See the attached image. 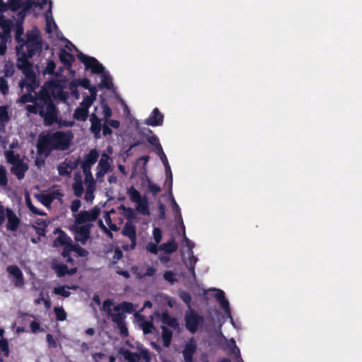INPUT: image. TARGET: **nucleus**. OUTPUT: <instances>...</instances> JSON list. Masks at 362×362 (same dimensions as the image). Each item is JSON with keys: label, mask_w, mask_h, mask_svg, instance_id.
<instances>
[{"label": "nucleus", "mask_w": 362, "mask_h": 362, "mask_svg": "<svg viewBox=\"0 0 362 362\" xmlns=\"http://www.w3.org/2000/svg\"><path fill=\"white\" fill-rule=\"evenodd\" d=\"M34 105H28L26 110L33 114H39L44 119L45 124L51 126L57 120V109L49 91L45 88L40 90L37 100Z\"/></svg>", "instance_id": "nucleus-1"}, {"label": "nucleus", "mask_w": 362, "mask_h": 362, "mask_svg": "<svg viewBox=\"0 0 362 362\" xmlns=\"http://www.w3.org/2000/svg\"><path fill=\"white\" fill-rule=\"evenodd\" d=\"M42 51V39L37 28L26 32V39L16 45V53L25 52L28 57L40 54Z\"/></svg>", "instance_id": "nucleus-2"}, {"label": "nucleus", "mask_w": 362, "mask_h": 362, "mask_svg": "<svg viewBox=\"0 0 362 362\" xmlns=\"http://www.w3.org/2000/svg\"><path fill=\"white\" fill-rule=\"evenodd\" d=\"M119 209L124 211V216L128 219V221L123 226L121 233L130 240L131 244L129 245V249L134 250L136 245L137 238L136 228L134 223L132 222V220L136 218V213L132 208L127 207L123 204L120 205Z\"/></svg>", "instance_id": "nucleus-3"}, {"label": "nucleus", "mask_w": 362, "mask_h": 362, "mask_svg": "<svg viewBox=\"0 0 362 362\" xmlns=\"http://www.w3.org/2000/svg\"><path fill=\"white\" fill-rule=\"evenodd\" d=\"M48 137L51 139L52 144L55 150L66 151L70 145L73 139V134L71 132H64L57 131L55 132L47 133Z\"/></svg>", "instance_id": "nucleus-4"}, {"label": "nucleus", "mask_w": 362, "mask_h": 362, "mask_svg": "<svg viewBox=\"0 0 362 362\" xmlns=\"http://www.w3.org/2000/svg\"><path fill=\"white\" fill-rule=\"evenodd\" d=\"M112 310L107 315L111 317L112 321L116 325L121 324L126 318L125 313L132 314L134 311L132 303L123 301L114 306Z\"/></svg>", "instance_id": "nucleus-5"}, {"label": "nucleus", "mask_w": 362, "mask_h": 362, "mask_svg": "<svg viewBox=\"0 0 362 362\" xmlns=\"http://www.w3.org/2000/svg\"><path fill=\"white\" fill-rule=\"evenodd\" d=\"M185 322L187 329L194 334L197 332L199 325L203 323L204 317L195 310L190 309L185 315Z\"/></svg>", "instance_id": "nucleus-6"}, {"label": "nucleus", "mask_w": 362, "mask_h": 362, "mask_svg": "<svg viewBox=\"0 0 362 362\" xmlns=\"http://www.w3.org/2000/svg\"><path fill=\"white\" fill-rule=\"evenodd\" d=\"M77 58L84 64L86 69H91V72L95 74H101L104 72L105 67L95 57L87 56L79 52L77 54Z\"/></svg>", "instance_id": "nucleus-7"}, {"label": "nucleus", "mask_w": 362, "mask_h": 362, "mask_svg": "<svg viewBox=\"0 0 362 362\" xmlns=\"http://www.w3.org/2000/svg\"><path fill=\"white\" fill-rule=\"evenodd\" d=\"M51 139L47 134H40L37 143V153L39 156H49L54 151Z\"/></svg>", "instance_id": "nucleus-8"}, {"label": "nucleus", "mask_w": 362, "mask_h": 362, "mask_svg": "<svg viewBox=\"0 0 362 362\" xmlns=\"http://www.w3.org/2000/svg\"><path fill=\"white\" fill-rule=\"evenodd\" d=\"M100 212V209L97 206L89 211H81L75 217L76 223L83 225L87 221H95L98 218Z\"/></svg>", "instance_id": "nucleus-9"}, {"label": "nucleus", "mask_w": 362, "mask_h": 362, "mask_svg": "<svg viewBox=\"0 0 362 362\" xmlns=\"http://www.w3.org/2000/svg\"><path fill=\"white\" fill-rule=\"evenodd\" d=\"M13 26L14 23L11 19L5 18L3 14H0V39L2 42L11 40Z\"/></svg>", "instance_id": "nucleus-10"}, {"label": "nucleus", "mask_w": 362, "mask_h": 362, "mask_svg": "<svg viewBox=\"0 0 362 362\" xmlns=\"http://www.w3.org/2000/svg\"><path fill=\"white\" fill-rule=\"evenodd\" d=\"M6 271L11 277V281L16 288H21L25 285V279L21 269L17 265H10L6 268Z\"/></svg>", "instance_id": "nucleus-11"}, {"label": "nucleus", "mask_w": 362, "mask_h": 362, "mask_svg": "<svg viewBox=\"0 0 362 362\" xmlns=\"http://www.w3.org/2000/svg\"><path fill=\"white\" fill-rule=\"evenodd\" d=\"M93 226L92 223H86L81 226H76L74 228V239L77 242H80L82 245H85L88 240L90 238V229Z\"/></svg>", "instance_id": "nucleus-12"}, {"label": "nucleus", "mask_w": 362, "mask_h": 362, "mask_svg": "<svg viewBox=\"0 0 362 362\" xmlns=\"http://www.w3.org/2000/svg\"><path fill=\"white\" fill-rule=\"evenodd\" d=\"M25 78L19 82V86L21 89L26 88L27 92H35L39 86L36 75L34 71L24 75Z\"/></svg>", "instance_id": "nucleus-13"}, {"label": "nucleus", "mask_w": 362, "mask_h": 362, "mask_svg": "<svg viewBox=\"0 0 362 362\" xmlns=\"http://www.w3.org/2000/svg\"><path fill=\"white\" fill-rule=\"evenodd\" d=\"M99 157V153L95 148L91 149L88 153L84 156V160L81 164V168L84 174L91 173V166L94 165Z\"/></svg>", "instance_id": "nucleus-14"}, {"label": "nucleus", "mask_w": 362, "mask_h": 362, "mask_svg": "<svg viewBox=\"0 0 362 362\" xmlns=\"http://www.w3.org/2000/svg\"><path fill=\"white\" fill-rule=\"evenodd\" d=\"M154 315L156 317H158L160 320L163 324L166 325L174 329L179 328V322L177 320L170 315L168 310H165L162 311V313L156 311L154 313Z\"/></svg>", "instance_id": "nucleus-15"}, {"label": "nucleus", "mask_w": 362, "mask_h": 362, "mask_svg": "<svg viewBox=\"0 0 362 362\" xmlns=\"http://www.w3.org/2000/svg\"><path fill=\"white\" fill-rule=\"evenodd\" d=\"M18 58L17 60V66L22 71L23 75L34 71L32 67V64L30 62L29 59L32 57H28L25 52L17 53Z\"/></svg>", "instance_id": "nucleus-16"}, {"label": "nucleus", "mask_w": 362, "mask_h": 362, "mask_svg": "<svg viewBox=\"0 0 362 362\" xmlns=\"http://www.w3.org/2000/svg\"><path fill=\"white\" fill-rule=\"evenodd\" d=\"M85 175V183L86 185V190L84 199L88 202H92L94 199V191L95 189V182L92 175V173L84 174Z\"/></svg>", "instance_id": "nucleus-17"}, {"label": "nucleus", "mask_w": 362, "mask_h": 362, "mask_svg": "<svg viewBox=\"0 0 362 362\" xmlns=\"http://www.w3.org/2000/svg\"><path fill=\"white\" fill-rule=\"evenodd\" d=\"M197 345L196 341L191 338L190 340L185 345L182 351V356L185 362H193V356L197 351Z\"/></svg>", "instance_id": "nucleus-18"}, {"label": "nucleus", "mask_w": 362, "mask_h": 362, "mask_svg": "<svg viewBox=\"0 0 362 362\" xmlns=\"http://www.w3.org/2000/svg\"><path fill=\"white\" fill-rule=\"evenodd\" d=\"M163 115L159 111L158 108L155 107L149 117L145 119L144 124L148 126L158 127L163 123Z\"/></svg>", "instance_id": "nucleus-19"}, {"label": "nucleus", "mask_w": 362, "mask_h": 362, "mask_svg": "<svg viewBox=\"0 0 362 362\" xmlns=\"http://www.w3.org/2000/svg\"><path fill=\"white\" fill-rule=\"evenodd\" d=\"M90 131L93 134L95 139L101 138V130L103 124H101V119L95 114L93 113L90 117Z\"/></svg>", "instance_id": "nucleus-20"}, {"label": "nucleus", "mask_w": 362, "mask_h": 362, "mask_svg": "<svg viewBox=\"0 0 362 362\" xmlns=\"http://www.w3.org/2000/svg\"><path fill=\"white\" fill-rule=\"evenodd\" d=\"M59 59L64 66L69 70L71 69L73 63L75 61L74 56L66 51L64 48H62L59 51Z\"/></svg>", "instance_id": "nucleus-21"}, {"label": "nucleus", "mask_w": 362, "mask_h": 362, "mask_svg": "<svg viewBox=\"0 0 362 362\" xmlns=\"http://www.w3.org/2000/svg\"><path fill=\"white\" fill-rule=\"evenodd\" d=\"M6 218L8 219L7 229L11 231H16L20 225V219L16 216L12 209H6Z\"/></svg>", "instance_id": "nucleus-22"}, {"label": "nucleus", "mask_w": 362, "mask_h": 362, "mask_svg": "<svg viewBox=\"0 0 362 362\" xmlns=\"http://www.w3.org/2000/svg\"><path fill=\"white\" fill-rule=\"evenodd\" d=\"M54 233L59 234L53 242V245L54 247L66 246L71 242V238L60 228L55 229Z\"/></svg>", "instance_id": "nucleus-23"}, {"label": "nucleus", "mask_w": 362, "mask_h": 362, "mask_svg": "<svg viewBox=\"0 0 362 362\" xmlns=\"http://www.w3.org/2000/svg\"><path fill=\"white\" fill-rule=\"evenodd\" d=\"M28 165L22 161L15 165H13L11 168V172L18 180H21L25 177V173L28 171Z\"/></svg>", "instance_id": "nucleus-24"}, {"label": "nucleus", "mask_w": 362, "mask_h": 362, "mask_svg": "<svg viewBox=\"0 0 362 362\" xmlns=\"http://www.w3.org/2000/svg\"><path fill=\"white\" fill-rule=\"evenodd\" d=\"M63 194L59 191H54L51 193L42 194L40 202L46 207H49L52 203L57 197H62Z\"/></svg>", "instance_id": "nucleus-25"}, {"label": "nucleus", "mask_w": 362, "mask_h": 362, "mask_svg": "<svg viewBox=\"0 0 362 362\" xmlns=\"http://www.w3.org/2000/svg\"><path fill=\"white\" fill-rule=\"evenodd\" d=\"M160 328L162 329L161 337L163 340V344L165 347L168 348L170 345L173 333L165 325H161Z\"/></svg>", "instance_id": "nucleus-26"}, {"label": "nucleus", "mask_w": 362, "mask_h": 362, "mask_svg": "<svg viewBox=\"0 0 362 362\" xmlns=\"http://www.w3.org/2000/svg\"><path fill=\"white\" fill-rule=\"evenodd\" d=\"M23 34L24 28L23 16L21 19L18 20L16 23L15 40L18 44L21 42H23V40H24V38L23 37Z\"/></svg>", "instance_id": "nucleus-27"}, {"label": "nucleus", "mask_w": 362, "mask_h": 362, "mask_svg": "<svg viewBox=\"0 0 362 362\" xmlns=\"http://www.w3.org/2000/svg\"><path fill=\"white\" fill-rule=\"evenodd\" d=\"M49 86L51 88L52 92V95L55 98H58L62 99V100H66V93L64 92L60 88L59 85L57 83H56L54 81L50 82L49 83Z\"/></svg>", "instance_id": "nucleus-28"}, {"label": "nucleus", "mask_w": 362, "mask_h": 362, "mask_svg": "<svg viewBox=\"0 0 362 362\" xmlns=\"http://www.w3.org/2000/svg\"><path fill=\"white\" fill-rule=\"evenodd\" d=\"M4 156L6 158V160L8 163L11 164L12 166L15 165L20 162L23 161L18 153H15V152L12 150L6 151L4 153Z\"/></svg>", "instance_id": "nucleus-29"}, {"label": "nucleus", "mask_w": 362, "mask_h": 362, "mask_svg": "<svg viewBox=\"0 0 362 362\" xmlns=\"http://www.w3.org/2000/svg\"><path fill=\"white\" fill-rule=\"evenodd\" d=\"M76 163H74L73 165L71 164V162L67 163L66 160H65L63 163H61L58 167L57 170L60 175L62 176H66L70 174V170L69 169H74L76 168Z\"/></svg>", "instance_id": "nucleus-30"}, {"label": "nucleus", "mask_w": 362, "mask_h": 362, "mask_svg": "<svg viewBox=\"0 0 362 362\" xmlns=\"http://www.w3.org/2000/svg\"><path fill=\"white\" fill-rule=\"evenodd\" d=\"M159 250L164 251L167 254H172L177 251V245L174 239L169 240L165 243H163L159 246Z\"/></svg>", "instance_id": "nucleus-31"}, {"label": "nucleus", "mask_w": 362, "mask_h": 362, "mask_svg": "<svg viewBox=\"0 0 362 362\" xmlns=\"http://www.w3.org/2000/svg\"><path fill=\"white\" fill-rule=\"evenodd\" d=\"M88 117V110L84 107H78L74 112V118L76 120L85 122Z\"/></svg>", "instance_id": "nucleus-32"}, {"label": "nucleus", "mask_w": 362, "mask_h": 362, "mask_svg": "<svg viewBox=\"0 0 362 362\" xmlns=\"http://www.w3.org/2000/svg\"><path fill=\"white\" fill-rule=\"evenodd\" d=\"M100 86L110 90L113 88L112 78L107 71H104L101 74Z\"/></svg>", "instance_id": "nucleus-33"}, {"label": "nucleus", "mask_w": 362, "mask_h": 362, "mask_svg": "<svg viewBox=\"0 0 362 362\" xmlns=\"http://www.w3.org/2000/svg\"><path fill=\"white\" fill-rule=\"evenodd\" d=\"M109 158L110 157L108 155L103 153L99 160L97 168L107 173L110 169V163L108 162Z\"/></svg>", "instance_id": "nucleus-34"}, {"label": "nucleus", "mask_w": 362, "mask_h": 362, "mask_svg": "<svg viewBox=\"0 0 362 362\" xmlns=\"http://www.w3.org/2000/svg\"><path fill=\"white\" fill-rule=\"evenodd\" d=\"M72 188L76 197H81L82 196L84 189L81 177H79L78 180L76 178V182L73 184Z\"/></svg>", "instance_id": "nucleus-35"}, {"label": "nucleus", "mask_w": 362, "mask_h": 362, "mask_svg": "<svg viewBox=\"0 0 362 362\" xmlns=\"http://www.w3.org/2000/svg\"><path fill=\"white\" fill-rule=\"evenodd\" d=\"M136 204H137V206L136 207V209L139 213H141L142 215H148L149 214L148 202L146 198L141 199V201L139 202H136Z\"/></svg>", "instance_id": "nucleus-36"}, {"label": "nucleus", "mask_w": 362, "mask_h": 362, "mask_svg": "<svg viewBox=\"0 0 362 362\" xmlns=\"http://www.w3.org/2000/svg\"><path fill=\"white\" fill-rule=\"evenodd\" d=\"M127 194L130 199L134 202H139L143 199L139 192L133 186L128 189Z\"/></svg>", "instance_id": "nucleus-37"}, {"label": "nucleus", "mask_w": 362, "mask_h": 362, "mask_svg": "<svg viewBox=\"0 0 362 362\" xmlns=\"http://www.w3.org/2000/svg\"><path fill=\"white\" fill-rule=\"evenodd\" d=\"M151 319L153 318L151 317ZM140 327H141L144 334H151L154 329V325L152 320L149 321L144 320L140 324Z\"/></svg>", "instance_id": "nucleus-38"}, {"label": "nucleus", "mask_w": 362, "mask_h": 362, "mask_svg": "<svg viewBox=\"0 0 362 362\" xmlns=\"http://www.w3.org/2000/svg\"><path fill=\"white\" fill-rule=\"evenodd\" d=\"M124 358L129 362H138L140 360V356L138 353H134L127 349L123 352Z\"/></svg>", "instance_id": "nucleus-39"}, {"label": "nucleus", "mask_w": 362, "mask_h": 362, "mask_svg": "<svg viewBox=\"0 0 362 362\" xmlns=\"http://www.w3.org/2000/svg\"><path fill=\"white\" fill-rule=\"evenodd\" d=\"M146 141L152 146H153L158 151H162V146L159 142L158 136L155 134L146 136Z\"/></svg>", "instance_id": "nucleus-40"}, {"label": "nucleus", "mask_w": 362, "mask_h": 362, "mask_svg": "<svg viewBox=\"0 0 362 362\" xmlns=\"http://www.w3.org/2000/svg\"><path fill=\"white\" fill-rule=\"evenodd\" d=\"M73 288L74 287H69V286H60L54 288V293L56 295H59L64 298H67L70 296L71 293L69 291L66 290V288L71 289Z\"/></svg>", "instance_id": "nucleus-41"}, {"label": "nucleus", "mask_w": 362, "mask_h": 362, "mask_svg": "<svg viewBox=\"0 0 362 362\" xmlns=\"http://www.w3.org/2000/svg\"><path fill=\"white\" fill-rule=\"evenodd\" d=\"M53 268L55 269L57 276L62 277L67 274L68 272V267L66 264H57Z\"/></svg>", "instance_id": "nucleus-42"}, {"label": "nucleus", "mask_w": 362, "mask_h": 362, "mask_svg": "<svg viewBox=\"0 0 362 362\" xmlns=\"http://www.w3.org/2000/svg\"><path fill=\"white\" fill-rule=\"evenodd\" d=\"M54 312L56 315V319L58 321H64L66 318V313L62 307H55Z\"/></svg>", "instance_id": "nucleus-43"}, {"label": "nucleus", "mask_w": 362, "mask_h": 362, "mask_svg": "<svg viewBox=\"0 0 362 362\" xmlns=\"http://www.w3.org/2000/svg\"><path fill=\"white\" fill-rule=\"evenodd\" d=\"M33 92H27V93L23 94L20 98V101L22 103H35V101L37 100V98H35L32 93Z\"/></svg>", "instance_id": "nucleus-44"}, {"label": "nucleus", "mask_w": 362, "mask_h": 362, "mask_svg": "<svg viewBox=\"0 0 362 362\" xmlns=\"http://www.w3.org/2000/svg\"><path fill=\"white\" fill-rule=\"evenodd\" d=\"M56 64L53 60H48L47 66L45 68L44 74L54 75L55 73Z\"/></svg>", "instance_id": "nucleus-45"}, {"label": "nucleus", "mask_w": 362, "mask_h": 362, "mask_svg": "<svg viewBox=\"0 0 362 362\" xmlns=\"http://www.w3.org/2000/svg\"><path fill=\"white\" fill-rule=\"evenodd\" d=\"M0 351L2 352L5 356L9 354L8 343L6 339L1 338L0 339Z\"/></svg>", "instance_id": "nucleus-46"}, {"label": "nucleus", "mask_w": 362, "mask_h": 362, "mask_svg": "<svg viewBox=\"0 0 362 362\" xmlns=\"http://www.w3.org/2000/svg\"><path fill=\"white\" fill-rule=\"evenodd\" d=\"M8 184L6 170L4 166L0 165V185L6 186Z\"/></svg>", "instance_id": "nucleus-47"}, {"label": "nucleus", "mask_w": 362, "mask_h": 362, "mask_svg": "<svg viewBox=\"0 0 362 362\" xmlns=\"http://www.w3.org/2000/svg\"><path fill=\"white\" fill-rule=\"evenodd\" d=\"M156 272V269L153 267H148L145 273L141 274V272L137 274V277L139 279H144L146 276H153Z\"/></svg>", "instance_id": "nucleus-48"}, {"label": "nucleus", "mask_w": 362, "mask_h": 362, "mask_svg": "<svg viewBox=\"0 0 362 362\" xmlns=\"http://www.w3.org/2000/svg\"><path fill=\"white\" fill-rule=\"evenodd\" d=\"M8 4L10 5V10L16 12L22 7V2L21 0H8Z\"/></svg>", "instance_id": "nucleus-49"}, {"label": "nucleus", "mask_w": 362, "mask_h": 362, "mask_svg": "<svg viewBox=\"0 0 362 362\" xmlns=\"http://www.w3.org/2000/svg\"><path fill=\"white\" fill-rule=\"evenodd\" d=\"M179 296L187 305L189 307L190 306L192 302V296L188 292L181 291L179 293Z\"/></svg>", "instance_id": "nucleus-50"}, {"label": "nucleus", "mask_w": 362, "mask_h": 362, "mask_svg": "<svg viewBox=\"0 0 362 362\" xmlns=\"http://www.w3.org/2000/svg\"><path fill=\"white\" fill-rule=\"evenodd\" d=\"M101 106L103 108V114L106 121L107 119H110V117L112 116V112L111 108L107 103H102Z\"/></svg>", "instance_id": "nucleus-51"}, {"label": "nucleus", "mask_w": 362, "mask_h": 362, "mask_svg": "<svg viewBox=\"0 0 362 362\" xmlns=\"http://www.w3.org/2000/svg\"><path fill=\"white\" fill-rule=\"evenodd\" d=\"M158 244V243H156V242L155 243L149 242L147 243V245L146 246V249L148 252H149L152 254H154V255H157L158 252V250H160L159 247H158V246H157Z\"/></svg>", "instance_id": "nucleus-52"}, {"label": "nucleus", "mask_w": 362, "mask_h": 362, "mask_svg": "<svg viewBox=\"0 0 362 362\" xmlns=\"http://www.w3.org/2000/svg\"><path fill=\"white\" fill-rule=\"evenodd\" d=\"M163 278L165 281L171 283L172 284L177 281L175 274L172 271H166L163 274Z\"/></svg>", "instance_id": "nucleus-53"}, {"label": "nucleus", "mask_w": 362, "mask_h": 362, "mask_svg": "<svg viewBox=\"0 0 362 362\" xmlns=\"http://www.w3.org/2000/svg\"><path fill=\"white\" fill-rule=\"evenodd\" d=\"M0 91L4 95L8 93V81L4 77H0Z\"/></svg>", "instance_id": "nucleus-54"}, {"label": "nucleus", "mask_w": 362, "mask_h": 362, "mask_svg": "<svg viewBox=\"0 0 362 362\" xmlns=\"http://www.w3.org/2000/svg\"><path fill=\"white\" fill-rule=\"evenodd\" d=\"M148 187L153 196H156L161 190L158 185L150 181L148 183Z\"/></svg>", "instance_id": "nucleus-55"}, {"label": "nucleus", "mask_w": 362, "mask_h": 362, "mask_svg": "<svg viewBox=\"0 0 362 362\" xmlns=\"http://www.w3.org/2000/svg\"><path fill=\"white\" fill-rule=\"evenodd\" d=\"M9 119L6 108L5 107H0V121L6 122H8Z\"/></svg>", "instance_id": "nucleus-56"}, {"label": "nucleus", "mask_w": 362, "mask_h": 362, "mask_svg": "<svg viewBox=\"0 0 362 362\" xmlns=\"http://www.w3.org/2000/svg\"><path fill=\"white\" fill-rule=\"evenodd\" d=\"M95 99H93L92 97L90 96H88V95H86L82 103H81V106L82 107H84L85 108H86L87 110H88V108L91 106V105L93 104V101H94Z\"/></svg>", "instance_id": "nucleus-57"}, {"label": "nucleus", "mask_w": 362, "mask_h": 362, "mask_svg": "<svg viewBox=\"0 0 362 362\" xmlns=\"http://www.w3.org/2000/svg\"><path fill=\"white\" fill-rule=\"evenodd\" d=\"M154 240L156 243H159L162 239V231L159 228H154L153 230Z\"/></svg>", "instance_id": "nucleus-58"}, {"label": "nucleus", "mask_w": 362, "mask_h": 362, "mask_svg": "<svg viewBox=\"0 0 362 362\" xmlns=\"http://www.w3.org/2000/svg\"><path fill=\"white\" fill-rule=\"evenodd\" d=\"M118 329H119L120 334L123 337H127L129 335V331L127 327L125 321L121 322V324L117 325Z\"/></svg>", "instance_id": "nucleus-59"}, {"label": "nucleus", "mask_w": 362, "mask_h": 362, "mask_svg": "<svg viewBox=\"0 0 362 362\" xmlns=\"http://www.w3.org/2000/svg\"><path fill=\"white\" fill-rule=\"evenodd\" d=\"M138 354L139 356H140V359L143 358L145 361V362H151V358L148 350L141 349L139 354Z\"/></svg>", "instance_id": "nucleus-60"}, {"label": "nucleus", "mask_w": 362, "mask_h": 362, "mask_svg": "<svg viewBox=\"0 0 362 362\" xmlns=\"http://www.w3.org/2000/svg\"><path fill=\"white\" fill-rule=\"evenodd\" d=\"M46 340H47V342L48 343V345H49V347H51V348H56L57 347V341L54 338L52 334H47L46 335Z\"/></svg>", "instance_id": "nucleus-61"}, {"label": "nucleus", "mask_w": 362, "mask_h": 362, "mask_svg": "<svg viewBox=\"0 0 362 362\" xmlns=\"http://www.w3.org/2000/svg\"><path fill=\"white\" fill-rule=\"evenodd\" d=\"M219 303H220L221 307L225 310L226 313L230 315L231 320H233V318L230 315V310L228 300L226 298L223 300L221 301Z\"/></svg>", "instance_id": "nucleus-62"}, {"label": "nucleus", "mask_w": 362, "mask_h": 362, "mask_svg": "<svg viewBox=\"0 0 362 362\" xmlns=\"http://www.w3.org/2000/svg\"><path fill=\"white\" fill-rule=\"evenodd\" d=\"M113 302L110 299H107L103 302V310L106 312L107 315L110 314L112 310L110 307L112 305Z\"/></svg>", "instance_id": "nucleus-63"}, {"label": "nucleus", "mask_w": 362, "mask_h": 362, "mask_svg": "<svg viewBox=\"0 0 362 362\" xmlns=\"http://www.w3.org/2000/svg\"><path fill=\"white\" fill-rule=\"evenodd\" d=\"M81 206V201L79 199H74L72 201L71 204V210L73 213L77 212Z\"/></svg>", "instance_id": "nucleus-64"}]
</instances>
